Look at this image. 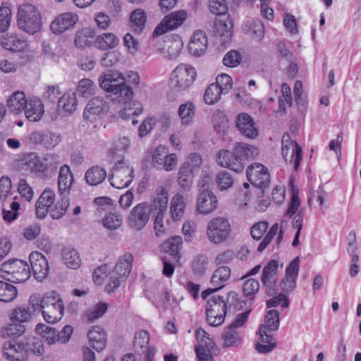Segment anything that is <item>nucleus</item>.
Instances as JSON below:
<instances>
[{
  "mask_svg": "<svg viewBox=\"0 0 361 361\" xmlns=\"http://www.w3.org/2000/svg\"><path fill=\"white\" fill-rule=\"evenodd\" d=\"M20 162L23 169L45 178L49 173L56 172L60 164V159L55 154H47L41 158L37 153L30 152L23 154Z\"/></svg>",
  "mask_w": 361,
  "mask_h": 361,
  "instance_id": "f257e3e1",
  "label": "nucleus"
},
{
  "mask_svg": "<svg viewBox=\"0 0 361 361\" xmlns=\"http://www.w3.org/2000/svg\"><path fill=\"white\" fill-rule=\"evenodd\" d=\"M238 293L235 291L228 293L226 300L224 297L214 295L207 301L206 304V320L209 326H218L223 324L227 312V303L231 305L236 302L243 307V301L238 300Z\"/></svg>",
  "mask_w": 361,
  "mask_h": 361,
  "instance_id": "f03ea898",
  "label": "nucleus"
},
{
  "mask_svg": "<svg viewBox=\"0 0 361 361\" xmlns=\"http://www.w3.org/2000/svg\"><path fill=\"white\" fill-rule=\"evenodd\" d=\"M99 81L100 87L116 95L119 102L126 103L133 97L132 89L126 85L125 78L118 71L109 70L102 73Z\"/></svg>",
  "mask_w": 361,
  "mask_h": 361,
  "instance_id": "7ed1b4c3",
  "label": "nucleus"
},
{
  "mask_svg": "<svg viewBox=\"0 0 361 361\" xmlns=\"http://www.w3.org/2000/svg\"><path fill=\"white\" fill-rule=\"evenodd\" d=\"M42 16L37 8L32 4H21L18 11L17 25L22 31L34 35L40 31Z\"/></svg>",
  "mask_w": 361,
  "mask_h": 361,
  "instance_id": "20e7f679",
  "label": "nucleus"
},
{
  "mask_svg": "<svg viewBox=\"0 0 361 361\" xmlns=\"http://www.w3.org/2000/svg\"><path fill=\"white\" fill-rule=\"evenodd\" d=\"M30 276L29 265L21 259H9L0 266V277L11 283H24Z\"/></svg>",
  "mask_w": 361,
  "mask_h": 361,
  "instance_id": "39448f33",
  "label": "nucleus"
},
{
  "mask_svg": "<svg viewBox=\"0 0 361 361\" xmlns=\"http://www.w3.org/2000/svg\"><path fill=\"white\" fill-rule=\"evenodd\" d=\"M37 312H42L47 323L54 324L63 317L64 305L59 295L53 293L42 298L37 297Z\"/></svg>",
  "mask_w": 361,
  "mask_h": 361,
  "instance_id": "423d86ee",
  "label": "nucleus"
},
{
  "mask_svg": "<svg viewBox=\"0 0 361 361\" xmlns=\"http://www.w3.org/2000/svg\"><path fill=\"white\" fill-rule=\"evenodd\" d=\"M231 233V226L226 218L218 216L211 220L207 227V236L213 244L226 241Z\"/></svg>",
  "mask_w": 361,
  "mask_h": 361,
  "instance_id": "0eeeda50",
  "label": "nucleus"
},
{
  "mask_svg": "<svg viewBox=\"0 0 361 361\" xmlns=\"http://www.w3.org/2000/svg\"><path fill=\"white\" fill-rule=\"evenodd\" d=\"M134 169L124 159L118 160L113 168L109 179L111 185L118 189L127 188L131 183Z\"/></svg>",
  "mask_w": 361,
  "mask_h": 361,
  "instance_id": "6e6552de",
  "label": "nucleus"
},
{
  "mask_svg": "<svg viewBox=\"0 0 361 361\" xmlns=\"http://www.w3.org/2000/svg\"><path fill=\"white\" fill-rule=\"evenodd\" d=\"M195 78V68L187 64H180L171 73V84L175 91H183L192 85Z\"/></svg>",
  "mask_w": 361,
  "mask_h": 361,
  "instance_id": "1a4fd4ad",
  "label": "nucleus"
},
{
  "mask_svg": "<svg viewBox=\"0 0 361 361\" xmlns=\"http://www.w3.org/2000/svg\"><path fill=\"white\" fill-rule=\"evenodd\" d=\"M187 13L184 10H179L164 16L161 21L155 27L152 35L154 37H159L169 30H173L185 21Z\"/></svg>",
  "mask_w": 361,
  "mask_h": 361,
  "instance_id": "9d476101",
  "label": "nucleus"
},
{
  "mask_svg": "<svg viewBox=\"0 0 361 361\" xmlns=\"http://www.w3.org/2000/svg\"><path fill=\"white\" fill-rule=\"evenodd\" d=\"M178 164L177 155L169 153L166 147L159 145L152 155V165L157 169H163L166 171H171L175 169Z\"/></svg>",
  "mask_w": 361,
  "mask_h": 361,
  "instance_id": "9b49d317",
  "label": "nucleus"
},
{
  "mask_svg": "<svg viewBox=\"0 0 361 361\" xmlns=\"http://www.w3.org/2000/svg\"><path fill=\"white\" fill-rule=\"evenodd\" d=\"M3 354L10 361H27L30 355L29 345L12 339L4 343Z\"/></svg>",
  "mask_w": 361,
  "mask_h": 361,
  "instance_id": "f8f14e48",
  "label": "nucleus"
},
{
  "mask_svg": "<svg viewBox=\"0 0 361 361\" xmlns=\"http://www.w3.org/2000/svg\"><path fill=\"white\" fill-rule=\"evenodd\" d=\"M151 212L152 207L147 202H142L136 205L132 209L128 217L130 227L136 231L142 230L147 224Z\"/></svg>",
  "mask_w": 361,
  "mask_h": 361,
  "instance_id": "ddd939ff",
  "label": "nucleus"
},
{
  "mask_svg": "<svg viewBox=\"0 0 361 361\" xmlns=\"http://www.w3.org/2000/svg\"><path fill=\"white\" fill-rule=\"evenodd\" d=\"M247 180L255 187L262 188V192L269 183V173L267 169L259 163L249 166L246 171Z\"/></svg>",
  "mask_w": 361,
  "mask_h": 361,
  "instance_id": "4468645a",
  "label": "nucleus"
},
{
  "mask_svg": "<svg viewBox=\"0 0 361 361\" xmlns=\"http://www.w3.org/2000/svg\"><path fill=\"white\" fill-rule=\"evenodd\" d=\"M231 269L227 266H220L214 270L212 275L210 283L214 286L202 292L201 296L206 300L212 293L216 292L224 286V283L230 278Z\"/></svg>",
  "mask_w": 361,
  "mask_h": 361,
  "instance_id": "2eb2a0df",
  "label": "nucleus"
},
{
  "mask_svg": "<svg viewBox=\"0 0 361 361\" xmlns=\"http://www.w3.org/2000/svg\"><path fill=\"white\" fill-rule=\"evenodd\" d=\"M300 201L297 193H293L288 204L286 216L292 218V226L297 231H301L303 226L305 209L300 208Z\"/></svg>",
  "mask_w": 361,
  "mask_h": 361,
  "instance_id": "dca6fc26",
  "label": "nucleus"
},
{
  "mask_svg": "<svg viewBox=\"0 0 361 361\" xmlns=\"http://www.w3.org/2000/svg\"><path fill=\"white\" fill-rule=\"evenodd\" d=\"M217 162L221 166L228 168L238 173L242 172L245 168L242 157L238 156L234 149L233 152L227 149L220 150L217 157Z\"/></svg>",
  "mask_w": 361,
  "mask_h": 361,
  "instance_id": "f3484780",
  "label": "nucleus"
},
{
  "mask_svg": "<svg viewBox=\"0 0 361 361\" xmlns=\"http://www.w3.org/2000/svg\"><path fill=\"white\" fill-rule=\"evenodd\" d=\"M109 103L102 97H94L87 104L83 112L85 118L94 121L107 112Z\"/></svg>",
  "mask_w": 361,
  "mask_h": 361,
  "instance_id": "a211bd4d",
  "label": "nucleus"
},
{
  "mask_svg": "<svg viewBox=\"0 0 361 361\" xmlns=\"http://www.w3.org/2000/svg\"><path fill=\"white\" fill-rule=\"evenodd\" d=\"M300 257H296L288 264L286 275L279 284L282 293H289L295 288V282L299 272Z\"/></svg>",
  "mask_w": 361,
  "mask_h": 361,
  "instance_id": "6ab92c4d",
  "label": "nucleus"
},
{
  "mask_svg": "<svg viewBox=\"0 0 361 361\" xmlns=\"http://www.w3.org/2000/svg\"><path fill=\"white\" fill-rule=\"evenodd\" d=\"M29 259L35 278L39 281L44 279L49 271L47 258L42 253L35 251L30 253Z\"/></svg>",
  "mask_w": 361,
  "mask_h": 361,
  "instance_id": "aec40b11",
  "label": "nucleus"
},
{
  "mask_svg": "<svg viewBox=\"0 0 361 361\" xmlns=\"http://www.w3.org/2000/svg\"><path fill=\"white\" fill-rule=\"evenodd\" d=\"M37 296L32 295L29 300L28 306H20L16 308L11 316V319L17 321L20 324L29 321V319L37 312L38 308Z\"/></svg>",
  "mask_w": 361,
  "mask_h": 361,
  "instance_id": "412c9836",
  "label": "nucleus"
},
{
  "mask_svg": "<svg viewBox=\"0 0 361 361\" xmlns=\"http://www.w3.org/2000/svg\"><path fill=\"white\" fill-rule=\"evenodd\" d=\"M235 126L240 133L248 138H255L258 135V130L253 118L246 113L238 114Z\"/></svg>",
  "mask_w": 361,
  "mask_h": 361,
  "instance_id": "4be33fe9",
  "label": "nucleus"
},
{
  "mask_svg": "<svg viewBox=\"0 0 361 361\" xmlns=\"http://www.w3.org/2000/svg\"><path fill=\"white\" fill-rule=\"evenodd\" d=\"M0 44L11 51L20 52L27 48V42L22 35L8 33L0 37Z\"/></svg>",
  "mask_w": 361,
  "mask_h": 361,
  "instance_id": "5701e85b",
  "label": "nucleus"
},
{
  "mask_svg": "<svg viewBox=\"0 0 361 361\" xmlns=\"http://www.w3.org/2000/svg\"><path fill=\"white\" fill-rule=\"evenodd\" d=\"M217 199L210 190H200L197 201V211L202 214H208L217 207Z\"/></svg>",
  "mask_w": 361,
  "mask_h": 361,
  "instance_id": "b1692460",
  "label": "nucleus"
},
{
  "mask_svg": "<svg viewBox=\"0 0 361 361\" xmlns=\"http://www.w3.org/2000/svg\"><path fill=\"white\" fill-rule=\"evenodd\" d=\"M78 21V16L71 13H65L55 18L51 24V30L55 34H61L72 28Z\"/></svg>",
  "mask_w": 361,
  "mask_h": 361,
  "instance_id": "393cba45",
  "label": "nucleus"
},
{
  "mask_svg": "<svg viewBox=\"0 0 361 361\" xmlns=\"http://www.w3.org/2000/svg\"><path fill=\"white\" fill-rule=\"evenodd\" d=\"M74 178L70 166L67 164L61 166L59 169L57 181L60 195L69 193Z\"/></svg>",
  "mask_w": 361,
  "mask_h": 361,
  "instance_id": "a878e982",
  "label": "nucleus"
},
{
  "mask_svg": "<svg viewBox=\"0 0 361 361\" xmlns=\"http://www.w3.org/2000/svg\"><path fill=\"white\" fill-rule=\"evenodd\" d=\"M189 51L195 56L203 55L207 49V37L202 31H196L189 43Z\"/></svg>",
  "mask_w": 361,
  "mask_h": 361,
  "instance_id": "bb28decb",
  "label": "nucleus"
},
{
  "mask_svg": "<svg viewBox=\"0 0 361 361\" xmlns=\"http://www.w3.org/2000/svg\"><path fill=\"white\" fill-rule=\"evenodd\" d=\"M44 111V104L39 99L33 97L27 101L24 113L29 121H38L41 119Z\"/></svg>",
  "mask_w": 361,
  "mask_h": 361,
  "instance_id": "cd10ccee",
  "label": "nucleus"
},
{
  "mask_svg": "<svg viewBox=\"0 0 361 361\" xmlns=\"http://www.w3.org/2000/svg\"><path fill=\"white\" fill-rule=\"evenodd\" d=\"M259 334L260 342H257L255 348L258 353L266 354L276 348L277 343L271 334L265 332L264 327H259Z\"/></svg>",
  "mask_w": 361,
  "mask_h": 361,
  "instance_id": "c85d7f7f",
  "label": "nucleus"
},
{
  "mask_svg": "<svg viewBox=\"0 0 361 361\" xmlns=\"http://www.w3.org/2000/svg\"><path fill=\"white\" fill-rule=\"evenodd\" d=\"M281 153L286 163L294 164V170L297 171L302 158V148L299 145H283Z\"/></svg>",
  "mask_w": 361,
  "mask_h": 361,
  "instance_id": "c756f323",
  "label": "nucleus"
},
{
  "mask_svg": "<svg viewBox=\"0 0 361 361\" xmlns=\"http://www.w3.org/2000/svg\"><path fill=\"white\" fill-rule=\"evenodd\" d=\"M133 256L130 252H126L121 256L116 264L113 274L119 276L122 279H126L132 269Z\"/></svg>",
  "mask_w": 361,
  "mask_h": 361,
  "instance_id": "7c9ffc66",
  "label": "nucleus"
},
{
  "mask_svg": "<svg viewBox=\"0 0 361 361\" xmlns=\"http://www.w3.org/2000/svg\"><path fill=\"white\" fill-rule=\"evenodd\" d=\"M87 337L92 348L98 352L102 350L106 343V333L99 326H93L88 332Z\"/></svg>",
  "mask_w": 361,
  "mask_h": 361,
  "instance_id": "2f4dec72",
  "label": "nucleus"
},
{
  "mask_svg": "<svg viewBox=\"0 0 361 361\" xmlns=\"http://www.w3.org/2000/svg\"><path fill=\"white\" fill-rule=\"evenodd\" d=\"M27 99L22 91H16L8 98L6 101V106L11 112L15 114H19L24 111L25 104Z\"/></svg>",
  "mask_w": 361,
  "mask_h": 361,
  "instance_id": "473e14b6",
  "label": "nucleus"
},
{
  "mask_svg": "<svg viewBox=\"0 0 361 361\" xmlns=\"http://www.w3.org/2000/svg\"><path fill=\"white\" fill-rule=\"evenodd\" d=\"M146 21L147 14L142 9L137 8L130 13L129 24L134 32L140 34L145 27Z\"/></svg>",
  "mask_w": 361,
  "mask_h": 361,
  "instance_id": "72a5a7b5",
  "label": "nucleus"
},
{
  "mask_svg": "<svg viewBox=\"0 0 361 361\" xmlns=\"http://www.w3.org/2000/svg\"><path fill=\"white\" fill-rule=\"evenodd\" d=\"M106 178V171L99 166H94L87 170L85 178L87 184L95 186L102 183Z\"/></svg>",
  "mask_w": 361,
  "mask_h": 361,
  "instance_id": "f704fd0d",
  "label": "nucleus"
},
{
  "mask_svg": "<svg viewBox=\"0 0 361 361\" xmlns=\"http://www.w3.org/2000/svg\"><path fill=\"white\" fill-rule=\"evenodd\" d=\"M119 42L118 38L113 33L106 32L97 36L94 46L101 50L115 48Z\"/></svg>",
  "mask_w": 361,
  "mask_h": 361,
  "instance_id": "c9c22d12",
  "label": "nucleus"
},
{
  "mask_svg": "<svg viewBox=\"0 0 361 361\" xmlns=\"http://www.w3.org/2000/svg\"><path fill=\"white\" fill-rule=\"evenodd\" d=\"M185 166H180L178 171L177 183L178 185L185 191H189L192 185L195 172L188 169Z\"/></svg>",
  "mask_w": 361,
  "mask_h": 361,
  "instance_id": "e433bc0d",
  "label": "nucleus"
},
{
  "mask_svg": "<svg viewBox=\"0 0 361 361\" xmlns=\"http://www.w3.org/2000/svg\"><path fill=\"white\" fill-rule=\"evenodd\" d=\"M149 334L145 330H140L135 333L133 341L134 350L139 354H146L149 348Z\"/></svg>",
  "mask_w": 361,
  "mask_h": 361,
  "instance_id": "4c0bfd02",
  "label": "nucleus"
},
{
  "mask_svg": "<svg viewBox=\"0 0 361 361\" xmlns=\"http://www.w3.org/2000/svg\"><path fill=\"white\" fill-rule=\"evenodd\" d=\"M182 243L183 240L180 236H173L164 242L161 245V248L165 252L173 256L176 261H178V258L180 257L179 250L181 247Z\"/></svg>",
  "mask_w": 361,
  "mask_h": 361,
  "instance_id": "58836bf2",
  "label": "nucleus"
},
{
  "mask_svg": "<svg viewBox=\"0 0 361 361\" xmlns=\"http://www.w3.org/2000/svg\"><path fill=\"white\" fill-rule=\"evenodd\" d=\"M185 207L184 197L177 193L173 197L170 207V213L173 221H178L183 216Z\"/></svg>",
  "mask_w": 361,
  "mask_h": 361,
  "instance_id": "ea45409f",
  "label": "nucleus"
},
{
  "mask_svg": "<svg viewBox=\"0 0 361 361\" xmlns=\"http://www.w3.org/2000/svg\"><path fill=\"white\" fill-rule=\"evenodd\" d=\"M59 108L68 114L73 113L78 106L76 94L74 92H66L59 99Z\"/></svg>",
  "mask_w": 361,
  "mask_h": 361,
  "instance_id": "a19ab883",
  "label": "nucleus"
},
{
  "mask_svg": "<svg viewBox=\"0 0 361 361\" xmlns=\"http://www.w3.org/2000/svg\"><path fill=\"white\" fill-rule=\"evenodd\" d=\"M61 255L63 262L68 267L73 269L80 267L81 259L76 250L71 247H64L62 250Z\"/></svg>",
  "mask_w": 361,
  "mask_h": 361,
  "instance_id": "79ce46f5",
  "label": "nucleus"
},
{
  "mask_svg": "<svg viewBox=\"0 0 361 361\" xmlns=\"http://www.w3.org/2000/svg\"><path fill=\"white\" fill-rule=\"evenodd\" d=\"M168 202L169 192L165 188L161 187L157 188L156 191V195L154 197L151 207L154 210L164 213L168 207Z\"/></svg>",
  "mask_w": 361,
  "mask_h": 361,
  "instance_id": "37998d69",
  "label": "nucleus"
},
{
  "mask_svg": "<svg viewBox=\"0 0 361 361\" xmlns=\"http://www.w3.org/2000/svg\"><path fill=\"white\" fill-rule=\"evenodd\" d=\"M222 339L224 341V346L230 348L237 346L241 341V337L236 329L228 326L224 329Z\"/></svg>",
  "mask_w": 361,
  "mask_h": 361,
  "instance_id": "c03bdc74",
  "label": "nucleus"
},
{
  "mask_svg": "<svg viewBox=\"0 0 361 361\" xmlns=\"http://www.w3.org/2000/svg\"><path fill=\"white\" fill-rule=\"evenodd\" d=\"M195 106L191 102H187L180 105L178 113L182 124L188 125L190 123L195 116Z\"/></svg>",
  "mask_w": 361,
  "mask_h": 361,
  "instance_id": "a18cd8bd",
  "label": "nucleus"
},
{
  "mask_svg": "<svg viewBox=\"0 0 361 361\" xmlns=\"http://www.w3.org/2000/svg\"><path fill=\"white\" fill-rule=\"evenodd\" d=\"M35 331L37 334L40 335L49 345H54L57 342L56 329L53 327L48 326L45 324H38L36 326Z\"/></svg>",
  "mask_w": 361,
  "mask_h": 361,
  "instance_id": "49530a36",
  "label": "nucleus"
},
{
  "mask_svg": "<svg viewBox=\"0 0 361 361\" xmlns=\"http://www.w3.org/2000/svg\"><path fill=\"white\" fill-rule=\"evenodd\" d=\"M214 33L216 37L222 38L223 41L228 40L232 35L231 23L223 20H216L214 23Z\"/></svg>",
  "mask_w": 361,
  "mask_h": 361,
  "instance_id": "de8ad7c7",
  "label": "nucleus"
},
{
  "mask_svg": "<svg viewBox=\"0 0 361 361\" xmlns=\"http://www.w3.org/2000/svg\"><path fill=\"white\" fill-rule=\"evenodd\" d=\"M279 326V313L276 310H271L267 312L264 317V324L259 327H264L265 332L275 331Z\"/></svg>",
  "mask_w": 361,
  "mask_h": 361,
  "instance_id": "09e8293b",
  "label": "nucleus"
},
{
  "mask_svg": "<svg viewBox=\"0 0 361 361\" xmlns=\"http://www.w3.org/2000/svg\"><path fill=\"white\" fill-rule=\"evenodd\" d=\"M223 94H225V92L217 85L212 83L204 92V100L206 104L212 105L221 99Z\"/></svg>",
  "mask_w": 361,
  "mask_h": 361,
  "instance_id": "8fccbe9b",
  "label": "nucleus"
},
{
  "mask_svg": "<svg viewBox=\"0 0 361 361\" xmlns=\"http://www.w3.org/2000/svg\"><path fill=\"white\" fill-rule=\"evenodd\" d=\"M212 123L214 130L221 133L228 128V120L225 113L221 110L216 111L212 116Z\"/></svg>",
  "mask_w": 361,
  "mask_h": 361,
  "instance_id": "3c124183",
  "label": "nucleus"
},
{
  "mask_svg": "<svg viewBox=\"0 0 361 361\" xmlns=\"http://www.w3.org/2000/svg\"><path fill=\"white\" fill-rule=\"evenodd\" d=\"M109 304L106 302H98L85 312V318L89 322H93L94 320L101 318L107 311Z\"/></svg>",
  "mask_w": 361,
  "mask_h": 361,
  "instance_id": "603ef678",
  "label": "nucleus"
},
{
  "mask_svg": "<svg viewBox=\"0 0 361 361\" xmlns=\"http://www.w3.org/2000/svg\"><path fill=\"white\" fill-rule=\"evenodd\" d=\"M70 204L68 198L63 197L60 201H58L49 208V214L53 219H59L62 218Z\"/></svg>",
  "mask_w": 361,
  "mask_h": 361,
  "instance_id": "864d4df0",
  "label": "nucleus"
},
{
  "mask_svg": "<svg viewBox=\"0 0 361 361\" xmlns=\"http://www.w3.org/2000/svg\"><path fill=\"white\" fill-rule=\"evenodd\" d=\"M18 295L16 288L8 283L0 281V300L8 302L14 300Z\"/></svg>",
  "mask_w": 361,
  "mask_h": 361,
  "instance_id": "5fc2aeb1",
  "label": "nucleus"
},
{
  "mask_svg": "<svg viewBox=\"0 0 361 361\" xmlns=\"http://www.w3.org/2000/svg\"><path fill=\"white\" fill-rule=\"evenodd\" d=\"M235 152L242 157V161L245 158H252L257 154V149L252 145L243 142H237L234 146Z\"/></svg>",
  "mask_w": 361,
  "mask_h": 361,
  "instance_id": "6e6d98bb",
  "label": "nucleus"
},
{
  "mask_svg": "<svg viewBox=\"0 0 361 361\" xmlns=\"http://www.w3.org/2000/svg\"><path fill=\"white\" fill-rule=\"evenodd\" d=\"M94 37V32L89 27L78 31L75 37V44L79 48H84L89 44Z\"/></svg>",
  "mask_w": 361,
  "mask_h": 361,
  "instance_id": "4d7b16f0",
  "label": "nucleus"
},
{
  "mask_svg": "<svg viewBox=\"0 0 361 361\" xmlns=\"http://www.w3.org/2000/svg\"><path fill=\"white\" fill-rule=\"evenodd\" d=\"M97 88L94 82L89 78H83L78 82L77 91L84 97H87L94 93Z\"/></svg>",
  "mask_w": 361,
  "mask_h": 361,
  "instance_id": "13d9d810",
  "label": "nucleus"
},
{
  "mask_svg": "<svg viewBox=\"0 0 361 361\" xmlns=\"http://www.w3.org/2000/svg\"><path fill=\"white\" fill-rule=\"evenodd\" d=\"M123 222L122 216L116 212L106 214L103 219V225L109 230L118 228Z\"/></svg>",
  "mask_w": 361,
  "mask_h": 361,
  "instance_id": "bf43d9fd",
  "label": "nucleus"
},
{
  "mask_svg": "<svg viewBox=\"0 0 361 361\" xmlns=\"http://www.w3.org/2000/svg\"><path fill=\"white\" fill-rule=\"evenodd\" d=\"M183 45V41L178 35L173 37V39L169 42L167 47L168 58L169 59L177 58L182 50Z\"/></svg>",
  "mask_w": 361,
  "mask_h": 361,
  "instance_id": "052dcab7",
  "label": "nucleus"
},
{
  "mask_svg": "<svg viewBox=\"0 0 361 361\" xmlns=\"http://www.w3.org/2000/svg\"><path fill=\"white\" fill-rule=\"evenodd\" d=\"M142 104L137 101L130 104L129 108H124L120 111L119 115L123 119H130L131 116H138L142 112Z\"/></svg>",
  "mask_w": 361,
  "mask_h": 361,
  "instance_id": "680f3d73",
  "label": "nucleus"
},
{
  "mask_svg": "<svg viewBox=\"0 0 361 361\" xmlns=\"http://www.w3.org/2000/svg\"><path fill=\"white\" fill-rule=\"evenodd\" d=\"M25 326L17 321L12 320V323L8 324L4 329V336H20L25 331Z\"/></svg>",
  "mask_w": 361,
  "mask_h": 361,
  "instance_id": "e2e57ef3",
  "label": "nucleus"
},
{
  "mask_svg": "<svg viewBox=\"0 0 361 361\" xmlns=\"http://www.w3.org/2000/svg\"><path fill=\"white\" fill-rule=\"evenodd\" d=\"M278 271V262L275 259L270 260L264 267L262 280H276Z\"/></svg>",
  "mask_w": 361,
  "mask_h": 361,
  "instance_id": "0e129e2a",
  "label": "nucleus"
},
{
  "mask_svg": "<svg viewBox=\"0 0 361 361\" xmlns=\"http://www.w3.org/2000/svg\"><path fill=\"white\" fill-rule=\"evenodd\" d=\"M216 182L218 187L221 190H227L232 186L233 183V178L230 173L226 171H222L217 174Z\"/></svg>",
  "mask_w": 361,
  "mask_h": 361,
  "instance_id": "69168bd1",
  "label": "nucleus"
},
{
  "mask_svg": "<svg viewBox=\"0 0 361 361\" xmlns=\"http://www.w3.org/2000/svg\"><path fill=\"white\" fill-rule=\"evenodd\" d=\"M246 26H249L250 30V33L253 38L260 40L264 37V25L261 21H248Z\"/></svg>",
  "mask_w": 361,
  "mask_h": 361,
  "instance_id": "338daca9",
  "label": "nucleus"
},
{
  "mask_svg": "<svg viewBox=\"0 0 361 361\" xmlns=\"http://www.w3.org/2000/svg\"><path fill=\"white\" fill-rule=\"evenodd\" d=\"M196 338L198 341L197 346H204L209 348H215L214 341L209 337V335L203 329H198L196 331Z\"/></svg>",
  "mask_w": 361,
  "mask_h": 361,
  "instance_id": "774afa93",
  "label": "nucleus"
}]
</instances>
